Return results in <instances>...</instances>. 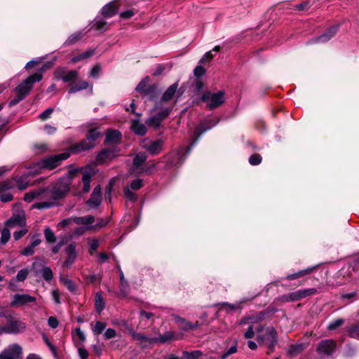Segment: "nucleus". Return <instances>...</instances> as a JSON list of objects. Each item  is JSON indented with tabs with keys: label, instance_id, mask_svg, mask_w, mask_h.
Returning a JSON list of instances; mask_svg holds the SVG:
<instances>
[{
	"label": "nucleus",
	"instance_id": "nucleus-1",
	"mask_svg": "<svg viewBox=\"0 0 359 359\" xmlns=\"http://www.w3.org/2000/svg\"><path fill=\"white\" fill-rule=\"evenodd\" d=\"M68 190L67 184H57L31 191L25 195L24 199L27 202L37 199L39 201L32 205L33 208L48 209L56 205L57 201L62 198Z\"/></svg>",
	"mask_w": 359,
	"mask_h": 359
},
{
	"label": "nucleus",
	"instance_id": "nucleus-2",
	"mask_svg": "<svg viewBox=\"0 0 359 359\" xmlns=\"http://www.w3.org/2000/svg\"><path fill=\"white\" fill-rule=\"evenodd\" d=\"M219 121V119L216 118H208L205 120L201 124L196 128L194 130V136L195 140L192 142L191 145L187 148H181L178 150L177 153L175 156H165L166 160V168H170L181 165L185 160L187 156L189 154L191 150V147L195 145L200 137L208 130L215 126Z\"/></svg>",
	"mask_w": 359,
	"mask_h": 359
},
{
	"label": "nucleus",
	"instance_id": "nucleus-3",
	"mask_svg": "<svg viewBox=\"0 0 359 359\" xmlns=\"http://www.w3.org/2000/svg\"><path fill=\"white\" fill-rule=\"evenodd\" d=\"M70 154L69 152H64L44 158L30 165L26 175H31L39 173L43 168L49 170L54 169L59 165L62 161L68 158Z\"/></svg>",
	"mask_w": 359,
	"mask_h": 359
},
{
	"label": "nucleus",
	"instance_id": "nucleus-4",
	"mask_svg": "<svg viewBox=\"0 0 359 359\" xmlns=\"http://www.w3.org/2000/svg\"><path fill=\"white\" fill-rule=\"evenodd\" d=\"M257 336V340L268 348V354L273 352L274 346L278 342L277 332L273 327H264L259 326L255 329Z\"/></svg>",
	"mask_w": 359,
	"mask_h": 359
},
{
	"label": "nucleus",
	"instance_id": "nucleus-5",
	"mask_svg": "<svg viewBox=\"0 0 359 359\" xmlns=\"http://www.w3.org/2000/svg\"><path fill=\"white\" fill-rule=\"evenodd\" d=\"M25 329V324L21 320H12L0 309V332L16 334Z\"/></svg>",
	"mask_w": 359,
	"mask_h": 359
},
{
	"label": "nucleus",
	"instance_id": "nucleus-6",
	"mask_svg": "<svg viewBox=\"0 0 359 359\" xmlns=\"http://www.w3.org/2000/svg\"><path fill=\"white\" fill-rule=\"evenodd\" d=\"M42 78L43 76L40 73H35L32 75H30L15 88V93L22 96L25 98L32 90L34 83L40 81Z\"/></svg>",
	"mask_w": 359,
	"mask_h": 359
},
{
	"label": "nucleus",
	"instance_id": "nucleus-7",
	"mask_svg": "<svg viewBox=\"0 0 359 359\" xmlns=\"http://www.w3.org/2000/svg\"><path fill=\"white\" fill-rule=\"evenodd\" d=\"M201 100L206 103L209 109H213L220 106L224 102V93L219 90L217 93L205 91L201 97Z\"/></svg>",
	"mask_w": 359,
	"mask_h": 359
},
{
	"label": "nucleus",
	"instance_id": "nucleus-8",
	"mask_svg": "<svg viewBox=\"0 0 359 359\" xmlns=\"http://www.w3.org/2000/svg\"><path fill=\"white\" fill-rule=\"evenodd\" d=\"M147 159V155L145 153H138L133 159L132 173L138 175H142L144 172H148L149 170L155 167V164L152 165L151 168H146L143 166V163Z\"/></svg>",
	"mask_w": 359,
	"mask_h": 359
},
{
	"label": "nucleus",
	"instance_id": "nucleus-9",
	"mask_svg": "<svg viewBox=\"0 0 359 359\" xmlns=\"http://www.w3.org/2000/svg\"><path fill=\"white\" fill-rule=\"evenodd\" d=\"M140 145L151 155H157L163 151L164 141L162 139L151 140L144 139L142 140Z\"/></svg>",
	"mask_w": 359,
	"mask_h": 359
},
{
	"label": "nucleus",
	"instance_id": "nucleus-10",
	"mask_svg": "<svg viewBox=\"0 0 359 359\" xmlns=\"http://www.w3.org/2000/svg\"><path fill=\"white\" fill-rule=\"evenodd\" d=\"M119 151L120 150L117 149L116 146L112 145L100 151L96 158V161L100 164L106 163L118 156Z\"/></svg>",
	"mask_w": 359,
	"mask_h": 359
},
{
	"label": "nucleus",
	"instance_id": "nucleus-11",
	"mask_svg": "<svg viewBox=\"0 0 359 359\" xmlns=\"http://www.w3.org/2000/svg\"><path fill=\"white\" fill-rule=\"evenodd\" d=\"M22 348L18 344L10 345L0 354V359H21Z\"/></svg>",
	"mask_w": 359,
	"mask_h": 359
},
{
	"label": "nucleus",
	"instance_id": "nucleus-12",
	"mask_svg": "<svg viewBox=\"0 0 359 359\" xmlns=\"http://www.w3.org/2000/svg\"><path fill=\"white\" fill-rule=\"evenodd\" d=\"M36 302V298L28 294H15L10 303L12 307H20Z\"/></svg>",
	"mask_w": 359,
	"mask_h": 359
},
{
	"label": "nucleus",
	"instance_id": "nucleus-13",
	"mask_svg": "<svg viewBox=\"0 0 359 359\" xmlns=\"http://www.w3.org/2000/svg\"><path fill=\"white\" fill-rule=\"evenodd\" d=\"M32 268L36 274H40L46 281H50L53 279V273L50 267L35 261L32 264Z\"/></svg>",
	"mask_w": 359,
	"mask_h": 359
},
{
	"label": "nucleus",
	"instance_id": "nucleus-14",
	"mask_svg": "<svg viewBox=\"0 0 359 359\" xmlns=\"http://www.w3.org/2000/svg\"><path fill=\"white\" fill-rule=\"evenodd\" d=\"M336 348V343L332 339L321 341L317 347V351L320 354L330 355Z\"/></svg>",
	"mask_w": 359,
	"mask_h": 359
},
{
	"label": "nucleus",
	"instance_id": "nucleus-15",
	"mask_svg": "<svg viewBox=\"0 0 359 359\" xmlns=\"http://www.w3.org/2000/svg\"><path fill=\"white\" fill-rule=\"evenodd\" d=\"M102 202V191L100 185L95 187L93 191L90 199L86 202V204L90 208H95L98 207Z\"/></svg>",
	"mask_w": 359,
	"mask_h": 359
},
{
	"label": "nucleus",
	"instance_id": "nucleus-16",
	"mask_svg": "<svg viewBox=\"0 0 359 359\" xmlns=\"http://www.w3.org/2000/svg\"><path fill=\"white\" fill-rule=\"evenodd\" d=\"M5 226L14 227L20 226L25 227L26 225L25 216L23 212L13 214V215L5 222Z\"/></svg>",
	"mask_w": 359,
	"mask_h": 359
},
{
	"label": "nucleus",
	"instance_id": "nucleus-17",
	"mask_svg": "<svg viewBox=\"0 0 359 359\" xmlns=\"http://www.w3.org/2000/svg\"><path fill=\"white\" fill-rule=\"evenodd\" d=\"M65 252L67 257L66 260L64 262L62 266L69 269L74 263L77 257V254L76 252V245L74 243L69 244L66 248Z\"/></svg>",
	"mask_w": 359,
	"mask_h": 359
},
{
	"label": "nucleus",
	"instance_id": "nucleus-18",
	"mask_svg": "<svg viewBox=\"0 0 359 359\" xmlns=\"http://www.w3.org/2000/svg\"><path fill=\"white\" fill-rule=\"evenodd\" d=\"M130 334L133 339L138 341L140 344L143 347L154 344V337H150L144 334L137 333L133 330H130Z\"/></svg>",
	"mask_w": 359,
	"mask_h": 359
},
{
	"label": "nucleus",
	"instance_id": "nucleus-19",
	"mask_svg": "<svg viewBox=\"0 0 359 359\" xmlns=\"http://www.w3.org/2000/svg\"><path fill=\"white\" fill-rule=\"evenodd\" d=\"M73 222L76 224H82L87 230L94 229L92 224L95 222V217L92 215H87L84 217H76L73 218Z\"/></svg>",
	"mask_w": 359,
	"mask_h": 359
},
{
	"label": "nucleus",
	"instance_id": "nucleus-20",
	"mask_svg": "<svg viewBox=\"0 0 359 359\" xmlns=\"http://www.w3.org/2000/svg\"><path fill=\"white\" fill-rule=\"evenodd\" d=\"M338 30V25H334L327 29L323 34L314 39L317 43H325L330 40L337 33Z\"/></svg>",
	"mask_w": 359,
	"mask_h": 359
},
{
	"label": "nucleus",
	"instance_id": "nucleus-21",
	"mask_svg": "<svg viewBox=\"0 0 359 359\" xmlns=\"http://www.w3.org/2000/svg\"><path fill=\"white\" fill-rule=\"evenodd\" d=\"M94 172L91 170H86L82 172L83 192L87 193L90 189L91 178Z\"/></svg>",
	"mask_w": 359,
	"mask_h": 359
},
{
	"label": "nucleus",
	"instance_id": "nucleus-22",
	"mask_svg": "<svg viewBox=\"0 0 359 359\" xmlns=\"http://www.w3.org/2000/svg\"><path fill=\"white\" fill-rule=\"evenodd\" d=\"M72 338L76 347L83 346V344L86 341V335L80 327H76L72 332Z\"/></svg>",
	"mask_w": 359,
	"mask_h": 359
},
{
	"label": "nucleus",
	"instance_id": "nucleus-23",
	"mask_svg": "<svg viewBox=\"0 0 359 359\" xmlns=\"http://www.w3.org/2000/svg\"><path fill=\"white\" fill-rule=\"evenodd\" d=\"M177 339V336L175 332L173 331H167L163 334L160 335L158 337H154V344L155 343H161L164 344L172 340Z\"/></svg>",
	"mask_w": 359,
	"mask_h": 359
},
{
	"label": "nucleus",
	"instance_id": "nucleus-24",
	"mask_svg": "<svg viewBox=\"0 0 359 359\" xmlns=\"http://www.w3.org/2000/svg\"><path fill=\"white\" fill-rule=\"evenodd\" d=\"M121 133L115 130H110L107 132L106 140L107 144H116L121 139Z\"/></svg>",
	"mask_w": 359,
	"mask_h": 359
},
{
	"label": "nucleus",
	"instance_id": "nucleus-25",
	"mask_svg": "<svg viewBox=\"0 0 359 359\" xmlns=\"http://www.w3.org/2000/svg\"><path fill=\"white\" fill-rule=\"evenodd\" d=\"M131 129L138 135H144L147 133V128L144 123L139 120H133L131 124Z\"/></svg>",
	"mask_w": 359,
	"mask_h": 359
},
{
	"label": "nucleus",
	"instance_id": "nucleus-26",
	"mask_svg": "<svg viewBox=\"0 0 359 359\" xmlns=\"http://www.w3.org/2000/svg\"><path fill=\"white\" fill-rule=\"evenodd\" d=\"M88 87V83L86 81H78L76 80L70 85L69 89V93H74L77 91L86 89Z\"/></svg>",
	"mask_w": 359,
	"mask_h": 359
},
{
	"label": "nucleus",
	"instance_id": "nucleus-27",
	"mask_svg": "<svg viewBox=\"0 0 359 359\" xmlns=\"http://www.w3.org/2000/svg\"><path fill=\"white\" fill-rule=\"evenodd\" d=\"M117 11V6L115 4V1L110 2L105 5L102 10V15L106 18L112 17Z\"/></svg>",
	"mask_w": 359,
	"mask_h": 359
},
{
	"label": "nucleus",
	"instance_id": "nucleus-28",
	"mask_svg": "<svg viewBox=\"0 0 359 359\" xmlns=\"http://www.w3.org/2000/svg\"><path fill=\"white\" fill-rule=\"evenodd\" d=\"M314 269L315 267H309L306 269L299 271L297 273L289 274L286 276V279L289 280L297 279L302 276L311 273Z\"/></svg>",
	"mask_w": 359,
	"mask_h": 359
},
{
	"label": "nucleus",
	"instance_id": "nucleus-29",
	"mask_svg": "<svg viewBox=\"0 0 359 359\" xmlns=\"http://www.w3.org/2000/svg\"><path fill=\"white\" fill-rule=\"evenodd\" d=\"M177 83H175L172 85H171L163 93L162 96V100L163 101H168L170 100L172 97L174 96L175 93H176L177 88Z\"/></svg>",
	"mask_w": 359,
	"mask_h": 359
},
{
	"label": "nucleus",
	"instance_id": "nucleus-30",
	"mask_svg": "<svg viewBox=\"0 0 359 359\" xmlns=\"http://www.w3.org/2000/svg\"><path fill=\"white\" fill-rule=\"evenodd\" d=\"M304 349V344H291L287 351L290 355H296Z\"/></svg>",
	"mask_w": 359,
	"mask_h": 359
},
{
	"label": "nucleus",
	"instance_id": "nucleus-31",
	"mask_svg": "<svg viewBox=\"0 0 359 359\" xmlns=\"http://www.w3.org/2000/svg\"><path fill=\"white\" fill-rule=\"evenodd\" d=\"M78 76L77 71L72 70L69 71L66 73H65L63 75L60 76V78L64 81V82H70V81H74L76 80Z\"/></svg>",
	"mask_w": 359,
	"mask_h": 359
},
{
	"label": "nucleus",
	"instance_id": "nucleus-32",
	"mask_svg": "<svg viewBox=\"0 0 359 359\" xmlns=\"http://www.w3.org/2000/svg\"><path fill=\"white\" fill-rule=\"evenodd\" d=\"M94 147V143L90 140H88V137L86 139L81 142L76 147V149L77 151H82L85 150H88Z\"/></svg>",
	"mask_w": 359,
	"mask_h": 359
},
{
	"label": "nucleus",
	"instance_id": "nucleus-33",
	"mask_svg": "<svg viewBox=\"0 0 359 359\" xmlns=\"http://www.w3.org/2000/svg\"><path fill=\"white\" fill-rule=\"evenodd\" d=\"M94 147V143L90 140H88V137L86 139L81 142L76 147V149L77 151H82L85 150H88Z\"/></svg>",
	"mask_w": 359,
	"mask_h": 359
},
{
	"label": "nucleus",
	"instance_id": "nucleus-34",
	"mask_svg": "<svg viewBox=\"0 0 359 359\" xmlns=\"http://www.w3.org/2000/svg\"><path fill=\"white\" fill-rule=\"evenodd\" d=\"M95 309L98 313H101L104 309L105 303L104 299L100 292H97L95 294Z\"/></svg>",
	"mask_w": 359,
	"mask_h": 359
},
{
	"label": "nucleus",
	"instance_id": "nucleus-35",
	"mask_svg": "<svg viewBox=\"0 0 359 359\" xmlns=\"http://www.w3.org/2000/svg\"><path fill=\"white\" fill-rule=\"evenodd\" d=\"M199 325L198 322H196L195 323H192L191 322L187 321L186 319L184 318L183 323H180L178 324L179 327L184 330V331H188L189 330H193L196 327H198Z\"/></svg>",
	"mask_w": 359,
	"mask_h": 359
},
{
	"label": "nucleus",
	"instance_id": "nucleus-36",
	"mask_svg": "<svg viewBox=\"0 0 359 359\" xmlns=\"http://www.w3.org/2000/svg\"><path fill=\"white\" fill-rule=\"evenodd\" d=\"M94 53H95V51L93 50H88L81 53L80 55L74 57L72 59V61L73 62H77L81 60H84V59L91 57L92 55H94Z\"/></svg>",
	"mask_w": 359,
	"mask_h": 359
},
{
	"label": "nucleus",
	"instance_id": "nucleus-37",
	"mask_svg": "<svg viewBox=\"0 0 359 359\" xmlns=\"http://www.w3.org/2000/svg\"><path fill=\"white\" fill-rule=\"evenodd\" d=\"M201 355L202 352L201 351H183L182 359H198Z\"/></svg>",
	"mask_w": 359,
	"mask_h": 359
},
{
	"label": "nucleus",
	"instance_id": "nucleus-38",
	"mask_svg": "<svg viewBox=\"0 0 359 359\" xmlns=\"http://www.w3.org/2000/svg\"><path fill=\"white\" fill-rule=\"evenodd\" d=\"M107 324L103 322L97 321L92 328V331L94 334L98 335L100 334L106 328Z\"/></svg>",
	"mask_w": 359,
	"mask_h": 359
},
{
	"label": "nucleus",
	"instance_id": "nucleus-39",
	"mask_svg": "<svg viewBox=\"0 0 359 359\" xmlns=\"http://www.w3.org/2000/svg\"><path fill=\"white\" fill-rule=\"evenodd\" d=\"M220 50V47L217 46H215L211 51H208L207 52L204 56L200 60V63H205V62H208L209 61H210L213 57H214V55L212 54V51H215V52H219Z\"/></svg>",
	"mask_w": 359,
	"mask_h": 359
},
{
	"label": "nucleus",
	"instance_id": "nucleus-40",
	"mask_svg": "<svg viewBox=\"0 0 359 359\" xmlns=\"http://www.w3.org/2000/svg\"><path fill=\"white\" fill-rule=\"evenodd\" d=\"M161 118H158L156 115L149 118L146 121V123L149 127L156 128L161 125Z\"/></svg>",
	"mask_w": 359,
	"mask_h": 359
},
{
	"label": "nucleus",
	"instance_id": "nucleus-41",
	"mask_svg": "<svg viewBox=\"0 0 359 359\" xmlns=\"http://www.w3.org/2000/svg\"><path fill=\"white\" fill-rule=\"evenodd\" d=\"M348 333L351 337L359 340V322L351 326L348 330Z\"/></svg>",
	"mask_w": 359,
	"mask_h": 359
},
{
	"label": "nucleus",
	"instance_id": "nucleus-42",
	"mask_svg": "<svg viewBox=\"0 0 359 359\" xmlns=\"http://www.w3.org/2000/svg\"><path fill=\"white\" fill-rule=\"evenodd\" d=\"M44 236L46 241L48 243H53L56 241V236L49 227L45 229Z\"/></svg>",
	"mask_w": 359,
	"mask_h": 359
},
{
	"label": "nucleus",
	"instance_id": "nucleus-43",
	"mask_svg": "<svg viewBox=\"0 0 359 359\" xmlns=\"http://www.w3.org/2000/svg\"><path fill=\"white\" fill-rule=\"evenodd\" d=\"M81 36H82L81 32H75L68 37V39L66 40L65 43L66 45H71V44L74 43V42L77 41L78 40H79L81 38Z\"/></svg>",
	"mask_w": 359,
	"mask_h": 359
},
{
	"label": "nucleus",
	"instance_id": "nucleus-44",
	"mask_svg": "<svg viewBox=\"0 0 359 359\" xmlns=\"http://www.w3.org/2000/svg\"><path fill=\"white\" fill-rule=\"evenodd\" d=\"M11 238V233L8 229L4 228L1 231V244L4 245L6 244Z\"/></svg>",
	"mask_w": 359,
	"mask_h": 359
},
{
	"label": "nucleus",
	"instance_id": "nucleus-45",
	"mask_svg": "<svg viewBox=\"0 0 359 359\" xmlns=\"http://www.w3.org/2000/svg\"><path fill=\"white\" fill-rule=\"evenodd\" d=\"M93 27L101 32H104L107 30V22L102 20H95Z\"/></svg>",
	"mask_w": 359,
	"mask_h": 359
},
{
	"label": "nucleus",
	"instance_id": "nucleus-46",
	"mask_svg": "<svg viewBox=\"0 0 359 359\" xmlns=\"http://www.w3.org/2000/svg\"><path fill=\"white\" fill-rule=\"evenodd\" d=\"M60 282H62L69 291L73 292L75 290V285L73 281L71 280L70 279L61 276Z\"/></svg>",
	"mask_w": 359,
	"mask_h": 359
},
{
	"label": "nucleus",
	"instance_id": "nucleus-47",
	"mask_svg": "<svg viewBox=\"0 0 359 359\" xmlns=\"http://www.w3.org/2000/svg\"><path fill=\"white\" fill-rule=\"evenodd\" d=\"M100 133L97 129H90L88 134L87 137L88 140H90L92 142L95 144V140L100 136Z\"/></svg>",
	"mask_w": 359,
	"mask_h": 359
},
{
	"label": "nucleus",
	"instance_id": "nucleus-48",
	"mask_svg": "<svg viewBox=\"0 0 359 359\" xmlns=\"http://www.w3.org/2000/svg\"><path fill=\"white\" fill-rule=\"evenodd\" d=\"M123 191L125 197L128 200L131 201H135L137 200V195L133 191H132L128 187H126Z\"/></svg>",
	"mask_w": 359,
	"mask_h": 359
},
{
	"label": "nucleus",
	"instance_id": "nucleus-49",
	"mask_svg": "<svg viewBox=\"0 0 359 359\" xmlns=\"http://www.w3.org/2000/svg\"><path fill=\"white\" fill-rule=\"evenodd\" d=\"M344 323V319L338 318V319L331 322L329 324V325L327 326V328L330 330H335L336 328H337V327H340L341 325H342Z\"/></svg>",
	"mask_w": 359,
	"mask_h": 359
},
{
	"label": "nucleus",
	"instance_id": "nucleus-50",
	"mask_svg": "<svg viewBox=\"0 0 359 359\" xmlns=\"http://www.w3.org/2000/svg\"><path fill=\"white\" fill-rule=\"evenodd\" d=\"M299 292L301 295V299H302L307 296L314 294L315 293H316L317 290L315 288H309V289H306V290H299Z\"/></svg>",
	"mask_w": 359,
	"mask_h": 359
},
{
	"label": "nucleus",
	"instance_id": "nucleus-51",
	"mask_svg": "<svg viewBox=\"0 0 359 359\" xmlns=\"http://www.w3.org/2000/svg\"><path fill=\"white\" fill-rule=\"evenodd\" d=\"M148 82V78H145L142 80L137 86L135 90L140 93H144L146 91V87Z\"/></svg>",
	"mask_w": 359,
	"mask_h": 359
},
{
	"label": "nucleus",
	"instance_id": "nucleus-52",
	"mask_svg": "<svg viewBox=\"0 0 359 359\" xmlns=\"http://www.w3.org/2000/svg\"><path fill=\"white\" fill-rule=\"evenodd\" d=\"M262 161V157L259 154H253L249 158V163L252 165H259Z\"/></svg>",
	"mask_w": 359,
	"mask_h": 359
},
{
	"label": "nucleus",
	"instance_id": "nucleus-53",
	"mask_svg": "<svg viewBox=\"0 0 359 359\" xmlns=\"http://www.w3.org/2000/svg\"><path fill=\"white\" fill-rule=\"evenodd\" d=\"M14 186V184L12 181L10 180H6L2 182L0 184V193L6 189H10L13 188Z\"/></svg>",
	"mask_w": 359,
	"mask_h": 359
},
{
	"label": "nucleus",
	"instance_id": "nucleus-54",
	"mask_svg": "<svg viewBox=\"0 0 359 359\" xmlns=\"http://www.w3.org/2000/svg\"><path fill=\"white\" fill-rule=\"evenodd\" d=\"M28 273H29V271L27 269H23L20 270L16 276L17 280H18V281L25 280L26 279V278L27 277Z\"/></svg>",
	"mask_w": 359,
	"mask_h": 359
},
{
	"label": "nucleus",
	"instance_id": "nucleus-55",
	"mask_svg": "<svg viewBox=\"0 0 359 359\" xmlns=\"http://www.w3.org/2000/svg\"><path fill=\"white\" fill-rule=\"evenodd\" d=\"M142 180L140 179H136L133 180L130 187H128L132 190H137L142 187Z\"/></svg>",
	"mask_w": 359,
	"mask_h": 359
},
{
	"label": "nucleus",
	"instance_id": "nucleus-56",
	"mask_svg": "<svg viewBox=\"0 0 359 359\" xmlns=\"http://www.w3.org/2000/svg\"><path fill=\"white\" fill-rule=\"evenodd\" d=\"M287 301H297L301 299L300 293L298 291L292 292L285 297Z\"/></svg>",
	"mask_w": 359,
	"mask_h": 359
},
{
	"label": "nucleus",
	"instance_id": "nucleus-57",
	"mask_svg": "<svg viewBox=\"0 0 359 359\" xmlns=\"http://www.w3.org/2000/svg\"><path fill=\"white\" fill-rule=\"evenodd\" d=\"M116 336V332L115 330L112 328H108L105 332L104 333V339L107 340L111 338H114Z\"/></svg>",
	"mask_w": 359,
	"mask_h": 359
},
{
	"label": "nucleus",
	"instance_id": "nucleus-58",
	"mask_svg": "<svg viewBox=\"0 0 359 359\" xmlns=\"http://www.w3.org/2000/svg\"><path fill=\"white\" fill-rule=\"evenodd\" d=\"M28 232V229L25 226L20 231L13 233V238L15 241L20 239Z\"/></svg>",
	"mask_w": 359,
	"mask_h": 359
},
{
	"label": "nucleus",
	"instance_id": "nucleus-59",
	"mask_svg": "<svg viewBox=\"0 0 359 359\" xmlns=\"http://www.w3.org/2000/svg\"><path fill=\"white\" fill-rule=\"evenodd\" d=\"M34 253V247L32 246L31 244L26 248H25L22 252L21 254L24 256H32Z\"/></svg>",
	"mask_w": 359,
	"mask_h": 359
},
{
	"label": "nucleus",
	"instance_id": "nucleus-60",
	"mask_svg": "<svg viewBox=\"0 0 359 359\" xmlns=\"http://www.w3.org/2000/svg\"><path fill=\"white\" fill-rule=\"evenodd\" d=\"M90 250H89V252L90 255H93L95 251H96V250L97 249V248L99 247V245H100V242L97 239H93L90 242Z\"/></svg>",
	"mask_w": 359,
	"mask_h": 359
},
{
	"label": "nucleus",
	"instance_id": "nucleus-61",
	"mask_svg": "<svg viewBox=\"0 0 359 359\" xmlns=\"http://www.w3.org/2000/svg\"><path fill=\"white\" fill-rule=\"evenodd\" d=\"M53 112V109L48 108L46 110H45L44 111H43L41 114H40L39 118L43 121L46 120L50 117Z\"/></svg>",
	"mask_w": 359,
	"mask_h": 359
},
{
	"label": "nucleus",
	"instance_id": "nucleus-62",
	"mask_svg": "<svg viewBox=\"0 0 359 359\" xmlns=\"http://www.w3.org/2000/svg\"><path fill=\"white\" fill-rule=\"evenodd\" d=\"M101 72V67L100 65L94 66L90 71V76L93 78H98Z\"/></svg>",
	"mask_w": 359,
	"mask_h": 359
},
{
	"label": "nucleus",
	"instance_id": "nucleus-63",
	"mask_svg": "<svg viewBox=\"0 0 359 359\" xmlns=\"http://www.w3.org/2000/svg\"><path fill=\"white\" fill-rule=\"evenodd\" d=\"M237 351L236 346L230 347L224 354L222 355L221 359H226L228 356L235 353Z\"/></svg>",
	"mask_w": 359,
	"mask_h": 359
},
{
	"label": "nucleus",
	"instance_id": "nucleus-64",
	"mask_svg": "<svg viewBox=\"0 0 359 359\" xmlns=\"http://www.w3.org/2000/svg\"><path fill=\"white\" fill-rule=\"evenodd\" d=\"M78 353L81 359H87L88 357V352L83 347L78 346Z\"/></svg>",
	"mask_w": 359,
	"mask_h": 359
}]
</instances>
